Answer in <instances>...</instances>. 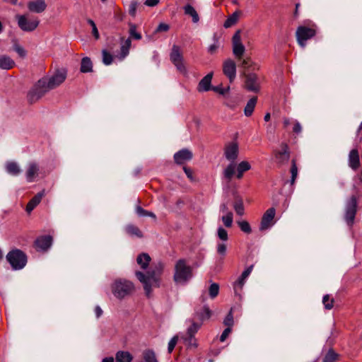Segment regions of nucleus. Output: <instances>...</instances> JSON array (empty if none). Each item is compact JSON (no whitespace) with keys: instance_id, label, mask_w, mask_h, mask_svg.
I'll return each instance as SVG.
<instances>
[{"instance_id":"6e6d98bb","label":"nucleus","mask_w":362,"mask_h":362,"mask_svg":"<svg viewBox=\"0 0 362 362\" xmlns=\"http://www.w3.org/2000/svg\"><path fill=\"white\" fill-rule=\"evenodd\" d=\"M177 341H178V337L177 336H174L170 340V341L168 342V353H171L173 349H175L177 343Z\"/></svg>"},{"instance_id":"79ce46f5","label":"nucleus","mask_w":362,"mask_h":362,"mask_svg":"<svg viewBox=\"0 0 362 362\" xmlns=\"http://www.w3.org/2000/svg\"><path fill=\"white\" fill-rule=\"evenodd\" d=\"M221 220L223 221V225L227 228H230L233 225V215L232 212H228V214H226L221 217Z\"/></svg>"},{"instance_id":"4d7b16f0","label":"nucleus","mask_w":362,"mask_h":362,"mask_svg":"<svg viewBox=\"0 0 362 362\" xmlns=\"http://www.w3.org/2000/svg\"><path fill=\"white\" fill-rule=\"evenodd\" d=\"M251 168L250 164L247 161H242L240 162L237 167V170H240L242 172L245 173L249 170Z\"/></svg>"},{"instance_id":"5701e85b","label":"nucleus","mask_w":362,"mask_h":362,"mask_svg":"<svg viewBox=\"0 0 362 362\" xmlns=\"http://www.w3.org/2000/svg\"><path fill=\"white\" fill-rule=\"evenodd\" d=\"M212 315V312L207 305H204L200 310H196L194 315L195 320H198L199 323H203L206 320H209Z\"/></svg>"},{"instance_id":"ea45409f","label":"nucleus","mask_w":362,"mask_h":362,"mask_svg":"<svg viewBox=\"0 0 362 362\" xmlns=\"http://www.w3.org/2000/svg\"><path fill=\"white\" fill-rule=\"evenodd\" d=\"M290 171L291 174L290 182L291 185H293L295 183L296 179L298 175V167L295 159H293L291 160V167Z\"/></svg>"},{"instance_id":"e433bc0d","label":"nucleus","mask_w":362,"mask_h":362,"mask_svg":"<svg viewBox=\"0 0 362 362\" xmlns=\"http://www.w3.org/2000/svg\"><path fill=\"white\" fill-rule=\"evenodd\" d=\"M240 11H236L232 15H230L224 22L223 26L226 28H230L234 25L237 22L240 17Z\"/></svg>"},{"instance_id":"052dcab7","label":"nucleus","mask_w":362,"mask_h":362,"mask_svg":"<svg viewBox=\"0 0 362 362\" xmlns=\"http://www.w3.org/2000/svg\"><path fill=\"white\" fill-rule=\"evenodd\" d=\"M232 331V328L230 327H226L223 332H222L221 337H220V341L221 342H223L226 339L227 337H228V335L230 334Z\"/></svg>"},{"instance_id":"680f3d73","label":"nucleus","mask_w":362,"mask_h":362,"mask_svg":"<svg viewBox=\"0 0 362 362\" xmlns=\"http://www.w3.org/2000/svg\"><path fill=\"white\" fill-rule=\"evenodd\" d=\"M137 4V2L134 1H132L129 5V13L132 16H134L136 15Z\"/></svg>"},{"instance_id":"603ef678","label":"nucleus","mask_w":362,"mask_h":362,"mask_svg":"<svg viewBox=\"0 0 362 362\" xmlns=\"http://www.w3.org/2000/svg\"><path fill=\"white\" fill-rule=\"evenodd\" d=\"M13 49L15 52L19 55L20 57L24 58L26 56V51L25 49L20 45L18 42H15L13 44Z\"/></svg>"},{"instance_id":"e2e57ef3","label":"nucleus","mask_w":362,"mask_h":362,"mask_svg":"<svg viewBox=\"0 0 362 362\" xmlns=\"http://www.w3.org/2000/svg\"><path fill=\"white\" fill-rule=\"evenodd\" d=\"M301 131H302V127H301L300 124L298 121H295L294 125L293 127V132L296 134H298L301 132Z\"/></svg>"},{"instance_id":"bb28decb","label":"nucleus","mask_w":362,"mask_h":362,"mask_svg":"<svg viewBox=\"0 0 362 362\" xmlns=\"http://www.w3.org/2000/svg\"><path fill=\"white\" fill-rule=\"evenodd\" d=\"M16 66V63L9 56L3 54L0 55V69L4 70H9Z\"/></svg>"},{"instance_id":"2f4dec72","label":"nucleus","mask_w":362,"mask_h":362,"mask_svg":"<svg viewBox=\"0 0 362 362\" xmlns=\"http://www.w3.org/2000/svg\"><path fill=\"white\" fill-rule=\"evenodd\" d=\"M185 15L189 16L192 18L193 23H198L199 21V15L195 8L190 4H187L183 7Z\"/></svg>"},{"instance_id":"f704fd0d","label":"nucleus","mask_w":362,"mask_h":362,"mask_svg":"<svg viewBox=\"0 0 362 362\" xmlns=\"http://www.w3.org/2000/svg\"><path fill=\"white\" fill-rule=\"evenodd\" d=\"M80 71L82 73H88L93 71V63L88 57L81 59Z\"/></svg>"},{"instance_id":"f03ea898","label":"nucleus","mask_w":362,"mask_h":362,"mask_svg":"<svg viewBox=\"0 0 362 362\" xmlns=\"http://www.w3.org/2000/svg\"><path fill=\"white\" fill-rule=\"evenodd\" d=\"M193 276V271L191 266L188 265L186 259H180L174 267L173 281L177 284H185Z\"/></svg>"},{"instance_id":"a211bd4d","label":"nucleus","mask_w":362,"mask_h":362,"mask_svg":"<svg viewBox=\"0 0 362 362\" xmlns=\"http://www.w3.org/2000/svg\"><path fill=\"white\" fill-rule=\"evenodd\" d=\"M193 154L191 151L187 148H182L176 152L174 156V161L177 165L184 164L187 161L192 160Z\"/></svg>"},{"instance_id":"3c124183","label":"nucleus","mask_w":362,"mask_h":362,"mask_svg":"<svg viewBox=\"0 0 362 362\" xmlns=\"http://www.w3.org/2000/svg\"><path fill=\"white\" fill-rule=\"evenodd\" d=\"M217 235L218 238L222 241L226 242L228 240V235L227 230L221 226L218 227L217 230Z\"/></svg>"},{"instance_id":"37998d69","label":"nucleus","mask_w":362,"mask_h":362,"mask_svg":"<svg viewBox=\"0 0 362 362\" xmlns=\"http://www.w3.org/2000/svg\"><path fill=\"white\" fill-rule=\"evenodd\" d=\"M224 176L228 179L230 180L235 173V164L231 162L226 168L224 170Z\"/></svg>"},{"instance_id":"8fccbe9b","label":"nucleus","mask_w":362,"mask_h":362,"mask_svg":"<svg viewBox=\"0 0 362 362\" xmlns=\"http://www.w3.org/2000/svg\"><path fill=\"white\" fill-rule=\"evenodd\" d=\"M238 224L243 232L247 234H250L252 232L250 225L247 221H238Z\"/></svg>"},{"instance_id":"c9c22d12","label":"nucleus","mask_w":362,"mask_h":362,"mask_svg":"<svg viewBox=\"0 0 362 362\" xmlns=\"http://www.w3.org/2000/svg\"><path fill=\"white\" fill-rule=\"evenodd\" d=\"M257 97H252L250 98L248 102L247 103L246 106L244 109V113L245 116L250 117L252 115L254 109L255 107V105L257 104Z\"/></svg>"},{"instance_id":"1a4fd4ad","label":"nucleus","mask_w":362,"mask_h":362,"mask_svg":"<svg viewBox=\"0 0 362 362\" xmlns=\"http://www.w3.org/2000/svg\"><path fill=\"white\" fill-rule=\"evenodd\" d=\"M67 76V70L65 68L57 69L50 77H43L51 90L62 84Z\"/></svg>"},{"instance_id":"ddd939ff","label":"nucleus","mask_w":362,"mask_h":362,"mask_svg":"<svg viewBox=\"0 0 362 362\" xmlns=\"http://www.w3.org/2000/svg\"><path fill=\"white\" fill-rule=\"evenodd\" d=\"M276 214V209L274 207L268 209L262 216L259 226L260 230H265L272 227L274 223V218Z\"/></svg>"},{"instance_id":"c85d7f7f","label":"nucleus","mask_w":362,"mask_h":362,"mask_svg":"<svg viewBox=\"0 0 362 362\" xmlns=\"http://www.w3.org/2000/svg\"><path fill=\"white\" fill-rule=\"evenodd\" d=\"M125 232L132 237H136L139 238H141L144 237L142 231L134 224H128L125 226Z\"/></svg>"},{"instance_id":"dca6fc26","label":"nucleus","mask_w":362,"mask_h":362,"mask_svg":"<svg viewBox=\"0 0 362 362\" xmlns=\"http://www.w3.org/2000/svg\"><path fill=\"white\" fill-rule=\"evenodd\" d=\"M281 150L274 151L276 162L279 164L286 163L290 158V151L287 144L281 143Z\"/></svg>"},{"instance_id":"f3484780","label":"nucleus","mask_w":362,"mask_h":362,"mask_svg":"<svg viewBox=\"0 0 362 362\" xmlns=\"http://www.w3.org/2000/svg\"><path fill=\"white\" fill-rule=\"evenodd\" d=\"M52 243V238L50 235H42L35 240L34 246L37 251L45 252L51 247Z\"/></svg>"},{"instance_id":"423d86ee","label":"nucleus","mask_w":362,"mask_h":362,"mask_svg":"<svg viewBox=\"0 0 362 362\" xmlns=\"http://www.w3.org/2000/svg\"><path fill=\"white\" fill-rule=\"evenodd\" d=\"M358 211V197L351 195L346 202L344 213V219L346 223L352 227Z\"/></svg>"},{"instance_id":"58836bf2","label":"nucleus","mask_w":362,"mask_h":362,"mask_svg":"<svg viewBox=\"0 0 362 362\" xmlns=\"http://www.w3.org/2000/svg\"><path fill=\"white\" fill-rule=\"evenodd\" d=\"M233 208L236 214L239 216H243L245 213V208L243 205V202L241 199H237L234 204Z\"/></svg>"},{"instance_id":"c03bdc74","label":"nucleus","mask_w":362,"mask_h":362,"mask_svg":"<svg viewBox=\"0 0 362 362\" xmlns=\"http://www.w3.org/2000/svg\"><path fill=\"white\" fill-rule=\"evenodd\" d=\"M136 211L139 216H150L154 219H156V216L155 214L151 211H146L139 206L136 208Z\"/></svg>"},{"instance_id":"bf43d9fd","label":"nucleus","mask_w":362,"mask_h":362,"mask_svg":"<svg viewBox=\"0 0 362 362\" xmlns=\"http://www.w3.org/2000/svg\"><path fill=\"white\" fill-rule=\"evenodd\" d=\"M217 252L224 257L226 253V245L224 243H218L217 245Z\"/></svg>"},{"instance_id":"a19ab883","label":"nucleus","mask_w":362,"mask_h":362,"mask_svg":"<svg viewBox=\"0 0 362 362\" xmlns=\"http://www.w3.org/2000/svg\"><path fill=\"white\" fill-rule=\"evenodd\" d=\"M334 298H331L329 294H326L323 296L322 303L325 309L331 310L334 307Z\"/></svg>"},{"instance_id":"2eb2a0df","label":"nucleus","mask_w":362,"mask_h":362,"mask_svg":"<svg viewBox=\"0 0 362 362\" xmlns=\"http://www.w3.org/2000/svg\"><path fill=\"white\" fill-rule=\"evenodd\" d=\"M223 72L229 79L230 83L233 82L236 77V64L235 62L230 59L224 61L223 64Z\"/></svg>"},{"instance_id":"f8f14e48","label":"nucleus","mask_w":362,"mask_h":362,"mask_svg":"<svg viewBox=\"0 0 362 362\" xmlns=\"http://www.w3.org/2000/svg\"><path fill=\"white\" fill-rule=\"evenodd\" d=\"M223 151L225 158L230 162H234L238 158L239 154L238 142L231 141L226 144Z\"/></svg>"},{"instance_id":"b1692460","label":"nucleus","mask_w":362,"mask_h":362,"mask_svg":"<svg viewBox=\"0 0 362 362\" xmlns=\"http://www.w3.org/2000/svg\"><path fill=\"white\" fill-rule=\"evenodd\" d=\"M191 325L187 328V334L188 337L189 343L192 344V341H195L194 334L198 332V330L202 327V323L196 322L194 319L190 320ZM195 346L197 344L195 343L193 344Z\"/></svg>"},{"instance_id":"6e6552de","label":"nucleus","mask_w":362,"mask_h":362,"mask_svg":"<svg viewBox=\"0 0 362 362\" xmlns=\"http://www.w3.org/2000/svg\"><path fill=\"white\" fill-rule=\"evenodd\" d=\"M170 59L177 69L182 74H187V69L184 64L182 52L180 46L173 45L170 53Z\"/></svg>"},{"instance_id":"393cba45","label":"nucleus","mask_w":362,"mask_h":362,"mask_svg":"<svg viewBox=\"0 0 362 362\" xmlns=\"http://www.w3.org/2000/svg\"><path fill=\"white\" fill-rule=\"evenodd\" d=\"M45 194V189H42L35 194L28 203L26 206V211L30 214L41 202L42 197Z\"/></svg>"},{"instance_id":"aec40b11","label":"nucleus","mask_w":362,"mask_h":362,"mask_svg":"<svg viewBox=\"0 0 362 362\" xmlns=\"http://www.w3.org/2000/svg\"><path fill=\"white\" fill-rule=\"evenodd\" d=\"M40 173L39 165L35 163L31 162L28 163L25 173L26 180L28 182H33L38 177Z\"/></svg>"},{"instance_id":"0eeeda50","label":"nucleus","mask_w":362,"mask_h":362,"mask_svg":"<svg viewBox=\"0 0 362 362\" xmlns=\"http://www.w3.org/2000/svg\"><path fill=\"white\" fill-rule=\"evenodd\" d=\"M317 33V26L315 24L310 27L300 25L297 28L296 32V40L301 47H305L306 41L313 38Z\"/></svg>"},{"instance_id":"338daca9","label":"nucleus","mask_w":362,"mask_h":362,"mask_svg":"<svg viewBox=\"0 0 362 362\" xmlns=\"http://www.w3.org/2000/svg\"><path fill=\"white\" fill-rule=\"evenodd\" d=\"M95 314L97 318H99L103 315V310L99 305H96L94 309Z\"/></svg>"},{"instance_id":"f257e3e1","label":"nucleus","mask_w":362,"mask_h":362,"mask_svg":"<svg viewBox=\"0 0 362 362\" xmlns=\"http://www.w3.org/2000/svg\"><path fill=\"white\" fill-rule=\"evenodd\" d=\"M164 267L162 262H158L153 265L146 274L139 271L135 272L136 278L142 283L145 293L148 298L151 296L153 287H160Z\"/></svg>"},{"instance_id":"c756f323","label":"nucleus","mask_w":362,"mask_h":362,"mask_svg":"<svg viewBox=\"0 0 362 362\" xmlns=\"http://www.w3.org/2000/svg\"><path fill=\"white\" fill-rule=\"evenodd\" d=\"M6 172L12 175H18L21 172V170L16 162L10 161L6 163L5 165Z\"/></svg>"},{"instance_id":"473e14b6","label":"nucleus","mask_w":362,"mask_h":362,"mask_svg":"<svg viewBox=\"0 0 362 362\" xmlns=\"http://www.w3.org/2000/svg\"><path fill=\"white\" fill-rule=\"evenodd\" d=\"M116 362H132V355L129 351H119L116 354Z\"/></svg>"},{"instance_id":"4468645a","label":"nucleus","mask_w":362,"mask_h":362,"mask_svg":"<svg viewBox=\"0 0 362 362\" xmlns=\"http://www.w3.org/2000/svg\"><path fill=\"white\" fill-rule=\"evenodd\" d=\"M233 42V52L236 58L240 59L245 52V46L241 42L240 31L235 32L232 39Z\"/></svg>"},{"instance_id":"9d476101","label":"nucleus","mask_w":362,"mask_h":362,"mask_svg":"<svg viewBox=\"0 0 362 362\" xmlns=\"http://www.w3.org/2000/svg\"><path fill=\"white\" fill-rule=\"evenodd\" d=\"M16 18L18 27L25 32H32L39 25L40 21L37 18L29 19L26 15H17Z\"/></svg>"},{"instance_id":"864d4df0","label":"nucleus","mask_w":362,"mask_h":362,"mask_svg":"<svg viewBox=\"0 0 362 362\" xmlns=\"http://www.w3.org/2000/svg\"><path fill=\"white\" fill-rule=\"evenodd\" d=\"M234 321H233V315L232 313V310H230L228 314L226 315L223 320V324L227 326V327L232 328L233 325Z\"/></svg>"},{"instance_id":"0e129e2a","label":"nucleus","mask_w":362,"mask_h":362,"mask_svg":"<svg viewBox=\"0 0 362 362\" xmlns=\"http://www.w3.org/2000/svg\"><path fill=\"white\" fill-rule=\"evenodd\" d=\"M183 170H184L185 173L186 174L187 177L190 180H194L193 172H192V170L189 168H188L187 166H184L183 167Z\"/></svg>"},{"instance_id":"7ed1b4c3","label":"nucleus","mask_w":362,"mask_h":362,"mask_svg":"<svg viewBox=\"0 0 362 362\" xmlns=\"http://www.w3.org/2000/svg\"><path fill=\"white\" fill-rule=\"evenodd\" d=\"M112 293L117 298L122 300L125 297L132 295L135 287L134 284L127 279H116L111 286Z\"/></svg>"},{"instance_id":"69168bd1","label":"nucleus","mask_w":362,"mask_h":362,"mask_svg":"<svg viewBox=\"0 0 362 362\" xmlns=\"http://www.w3.org/2000/svg\"><path fill=\"white\" fill-rule=\"evenodd\" d=\"M159 0H146L144 4L147 6L153 7L158 5Z\"/></svg>"},{"instance_id":"412c9836","label":"nucleus","mask_w":362,"mask_h":362,"mask_svg":"<svg viewBox=\"0 0 362 362\" xmlns=\"http://www.w3.org/2000/svg\"><path fill=\"white\" fill-rule=\"evenodd\" d=\"M46 8L45 0H34L28 3V8L30 12L40 13L45 11Z\"/></svg>"},{"instance_id":"5fc2aeb1","label":"nucleus","mask_w":362,"mask_h":362,"mask_svg":"<svg viewBox=\"0 0 362 362\" xmlns=\"http://www.w3.org/2000/svg\"><path fill=\"white\" fill-rule=\"evenodd\" d=\"M87 22L92 28L93 35L94 36V37L96 40H98L100 38V34H99V32L98 30V28L96 27L95 22L91 19H88Z\"/></svg>"},{"instance_id":"39448f33","label":"nucleus","mask_w":362,"mask_h":362,"mask_svg":"<svg viewBox=\"0 0 362 362\" xmlns=\"http://www.w3.org/2000/svg\"><path fill=\"white\" fill-rule=\"evenodd\" d=\"M6 259L13 270L23 269L28 262L27 255L21 250L17 248L9 251L6 256Z\"/></svg>"},{"instance_id":"4c0bfd02","label":"nucleus","mask_w":362,"mask_h":362,"mask_svg":"<svg viewBox=\"0 0 362 362\" xmlns=\"http://www.w3.org/2000/svg\"><path fill=\"white\" fill-rule=\"evenodd\" d=\"M144 362H157L155 352L152 349H146L143 351Z\"/></svg>"},{"instance_id":"de8ad7c7","label":"nucleus","mask_w":362,"mask_h":362,"mask_svg":"<svg viewBox=\"0 0 362 362\" xmlns=\"http://www.w3.org/2000/svg\"><path fill=\"white\" fill-rule=\"evenodd\" d=\"M129 25L130 37L134 38L135 40H141V35L136 31V25L132 23H130Z\"/></svg>"},{"instance_id":"09e8293b","label":"nucleus","mask_w":362,"mask_h":362,"mask_svg":"<svg viewBox=\"0 0 362 362\" xmlns=\"http://www.w3.org/2000/svg\"><path fill=\"white\" fill-rule=\"evenodd\" d=\"M103 62L105 65H110L113 62V56L106 49L102 51Z\"/></svg>"},{"instance_id":"13d9d810","label":"nucleus","mask_w":362,"mask_h":362,"mask_svg":"<svg viewBox=\"0 0 362 362\" xmlns=\"http://www.w3.org/2000/svg\"><path fill=\"white\" fill-rule=\"evenodd\" d=\"M170 29L168 24L165 23H160L156 28L155 33L167 32Z\"/></svg>"},{"instance_id":"20e7f679","label":"nucleus","mask_w":362,"mask_h":362,"mask_svg":"<svg viewBox=\"0 0 362 362\" xmlns=\"http://www.w3.org/2000/svg\"><path fill=\"white\" fill-rule=\"evenodd\" d=\"M49 90H51V89L49 88L45 78H42L39 79L28 92V102L30 104L35 103Z\"/></svg>"},{"instance_id":"4be33fe9","label":"nucleus","mask_w":362,"mask_h":362,"mask_svg":"<svg viewBox=\"0 0 362 362\" xmlns=\"http://www.w3.org/2000/svg\"><path fill=\"white\" fill-rule=\"evenodd\" d=\"M349 166L353 170H357L360 167V157L358 151L356 148H354L350 151L349 153Z\"/></svg>"},{"instance_id":"6ab92c4d","label":"nucleus","mask_w":362,"mask_h":362,"mask_svg":"<svg viewBox=\"0 0 362 362\" xmlns=\"http://www.w3.org/2000/svg\"><path fill=\"white\" fill-rule=\"evenodd\" d=\"M253 269V265H250L246 269L243 271L238 279L234 283V291L236 294H239L241 292L243 287L245 284V279L250 274Z\"/></svg>"},{"instance_id":"7c9ffc66","label":"nucleus","mask_w":362,"mask_h":362,"mask_svg":"<svg viewBox=\"0 0 362 362\" xmlns=\"http://www.w3.org/2000/svg\"><path fill=\"white\" fill-rule=\"evenodd\" d=\"M151 259L148 254L141 253L138 255L136 262L141 266V269H146L148 268Z\"/></svg>"},{"instance_id":"49530a36","label":"nucleus","mask_w":362,"mask_h":362,"mask_svg":"<svg viewBox=\"0 0 362 362\" xmlns=\"http://www.w3.org/2000/svg\"><path fill=\"white\" fill-rule=\"evenodd\" d=\"M255 65L253 62L250 57H246L243 59L239 65L241 68L244 69V72L249 70L250 68H252Z\"/></svg>"},{"instance_id":"a878e982","label":"nucleus","mask_w":362,"mask_h":362,"mask_svg":"<svg viewBox=\"0 0 362 362\" xmlns=\"http://www.w3.org/2000/svg\"><path fill=\"white\" fill-rule=\"evenodd\" d=\"M213 77V72L206 74L199 83L197 90L199 92H206L211 89V83Z\"/></svg>"},{"instance_id":"72a5a7b5","label":"nucleus","mask_w":362,"mask_h":362,"mask_svg":"<svg viewBox=\"0 0 362 362\" xmlns=\"http://www.w3.org/2000/svg\"><path fill=\"white\" fill-rule=\"evenodd\" d=\"M122 45H121V51H120V58L123 59L127 57L129 54V49L132 45V41L129 38L126 40L124 37L121 38Z\"/></svg>"},{"instance_id":"774afa93","label":"nucleus","mask_w":362,"mask_h":362,"mask_svg":"<svg viewBox=\"0 0 362 362\" xmlns=\"http://www.w3.org/2000/svg\"><path fill=\"white\" fill-rule=\"evenodd\" d=\"M218 47V45H216V43L213 44L209 47L208 52L210 54H213L216 52Z\"/></svg>"},{"instance_id":"a18cd8bd","label":"nucleus","mask_w":362,"mask_h":362,"mask_svg":"<svg viewBox=\"0 0 362 362\" xmlns=\"http://www.w3.org/2000/svg\"><path fill=\"white\" fill-rule=\"evenodd\" d=\"M219 293V285L216 283H213L210 285L209 288V294L211 298H215Z\"/></svg>"},{"instance_id":"cd10ccee","label":"nucleus","mask_w":362,"mask_h":362,"mask_svg":"<svg viewBox=\"0 0 362 362\" xmlns=\"http://www.w3.org/2000/svg\"><path fill=\"white\" fill-rule=\"evenodd\" d=\"M342 360L340 354L337 353L333 349H329L325 354L323 362H334Z\"/></svg>"},{"instance_id":"9b49d317","label":"nucleus","mask_w":362,"mask_h":362,"mask_svg":"<svg viewBox=\"0 0 362 362\" xmlns=\"http://www.w3.org/2000/svg\"><path fill=\"white\" fill-rule=\"evenodd\" d=\"M245 77V88L248 90L257 93L260 89L259 79L256 74H246L243 72Z\"/></svg>"}]
</instances>
